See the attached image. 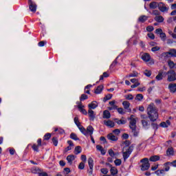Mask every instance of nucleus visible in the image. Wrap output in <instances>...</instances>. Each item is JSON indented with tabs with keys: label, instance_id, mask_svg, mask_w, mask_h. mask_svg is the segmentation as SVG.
Wrapping results in <instances>:
<instances>
[{
	"label": "nucleus",
	"instance_id": "4d7b16f0",
	"mask_svg": "<svg viewBox=\"0 0 176 176\" xmlns=\"http://www.w3.org/2000/svg\"><path fill=\"white\" fill-rule=\"evenodd\" d=\"M79 170H83L85 168V162H80L78 165Z\"/></svg>",
	"mask_w": 176,
	"mask_h": 176
},
{
	"label": "nucleus",
	"instance_id": "bb28decb",
	"mask_svg": "<svg viewBox=\"0 0 176 176\" xmlns=\"http://www.w3.org/2000/svg\"><path fill=\"white\" fill-rule=\"evenodd\" d=\"M110 173L111 175H116L118 174V168L115 166H111L110 168Z\"/></svg>",
	"mask_w": 176,
	"mask_h": 176
},
{
	"label": "nucleus",
	"instance_id": "774afa93",
	"mask_svg": "<svg viewBox=\"0 0 176 176\" xmlns=\"http://www.w3.org/2000/svg\"><path fill=\"white\" fill-rule=\"evenodd\" d=\"M147 36L150 39H155V34H153V33H148Z\"/></svg>",
	"mask_w": 176,
	"mask_h": 176
},
{
	"label": "nucleus",
	"instance_id": "58836bf2",
	"mask_svg": "<svg viewBox=\"0 0 176 176\" xmlns=\"http://www.w3.org/2000/svg\"><path fill=\"white\" fill-rule=\"evenodd\" d=\"M112 96L113 95L111 94H107L103 99L104 102L108 101V100H111V98H112Z\"/></svg>",
	"mask_w": 176,
	"mask_h": 176
},
{
	"label": "nucleus",
	"instance_id": "72a5a7b5",
	"mask_svg": "<svg viewBox=\"0 0 176 176\" xmlns=\"http://www.w3.org/2000/svg\"><path fill=\"white\" fill-rule=\"evenodd\" d=\"M70 138L74 140V141H79V138H78V135H76L75 133H72L70 134Z\"/></svg>",
	"mask_w": 176,
	"mask_h": 176
},
{
	"label": "nucleus",
	"instance_id": "de8ad7c7",
	"mask_svg": "<svg viewBox=\"0 0 176 176\" xmlns=\"http://www.w3.org/2000/svg\"><path fill=\"white\" fill-rule=\"evenodd\" d=\"M144 75H146V76H148V78H149V76L152 75V72H151V70L146 69L144 71Z\"/></svg>",
	"mask_w": 176,
	"mask_h": 176
},
{
	"label": "nucleus",
	"instance_id": "6ab92c4d",
	"mask_svg": "<svg viewBox=\"0 0 176 176\" xmlns=\"http://www.w3.org/2000/svg\"><path fill=\"white\" fill-rule=\"evenodd\" d=\"M163 74L164 75H166V74L163 72V70H160L158 74L155 77V79L157 80H162L163 79Z\"/></svg>",
	"mask_w": 176,
	"mask_h": 176
},
{
	"label": "nucleus",
	"instance_id": "8fccbe9b",
	"mask_svg": "<svg viewBox=\"0 0 176 176\" xmlns=\"http://www.w3.org/2000/svg\"><path fill=\"white\" fill-rule=\"evenodd\" d=\"M114 163H115L116 166H120V164H122V160H120V159H116V160L114 161Z\"/></svg>",
	"mask_w": 176,
	"mask_h": 176
},
{
	"label": "nucleus",
	"instance_id": "6e6552de",
	"mask_svg": "<svg viewBox=\"0 0 176 176\" xmlns=\"http://www.w3.org/2000/svg\"><path fill=\"white\" fill-rule=\"evenodd\" d=\"M39 146H42V139L41 138L37 140V145L34 144L32 148L34 152H39Z\"/></svg>",
	"mask_w": 176,
	"mask_h": 176
},
{
	"label": "nucleus",
	"instance_id": "a18cd8bd",
	"mask_svg": "<svg viewBox=\"0 0 176 176\" xmlns=\"http://www.w3.org/2000/svg\"><path fill=\"white\" fill-rule=\"evenodd\" d=\"M51 137H52V134H50V133H47L44 135V140L45 141H47L50 140Z\"/></svg>",
	"mask_w": 176,
	"mask_h": 176
},
{
	"label": "nucleus",
	"instance_id": "f8f14e48",
	"mask_svg": "<svg viewBox=\"0 0 176 176\" xmlns=\"http://www.w3.org/2000/svg\"><path fill=\"white\" fill-rule=\"evenodd\" d=\"M164 54H165V56H166L169 54L170 56H171V57H176V50L170 49L169 52H164Z\"/></svg>",
	"mask_w": 176,
	"mask_h": 176
},
{
	"label": "nucleus",
	"instance_id": "aec40b11",
	"mask_svg": "<svg viewBox=\"0 0 176 176\" xmlns=\"http://www.w3.org/2000/svg\"><path fill=\"white\" fill-rule=\"evenodd\" d=\"M97 107H98V104L97 103L96 101H93L91 103H90L88 105V107L89 108V109H96Z\"/></svg>",
	"mask_w": 176,
	"mask_h": 176
},
{
	"label": "nucleus",
	"instance_id": "37998d69",
	"mask_svg": "<svg viewBox=\"0 0 176 176\" xmlns=\"http://www.w3.org/2000/svg\"><path fill=\"white\" fill-rule=\"evenodd\" d=\"M88 98L89 97L87 96V95L83 94L80 97V101H84V100H87Z\"/></svg>",
	"mask_w": 176,
	"mask_h": 176
},
{
	"label": "nucleus",
	"instance_id": "cd10ccee",
	"mask_svg": "<svg viewBox=\"0 0 176 176\" xmlns=\"http://www.w3.org/2000/svg\"><path fill=\"white\" fill-rule=\"evenodd\" d=\"M82 152V147L80 146H77L74 148L75 155H79Z\"/></svg>",
	"mask_w": 176,
	"mask_h": 176
},
{
	"label": "nucleus",
	"instance_id": "0eeeda50",
	"mask_svg": "<svg viewBox=\"0 0 176 176\" xmlns=\"http://www.w3.org/2000/svg\"><path fill=\"white\" fill-rule=\"evenodd\" d=\"M28 3L29 5L30 12L35 13V12H36V3L34 1H32V0H28Z\"/></svg>",
	"mask_w": 176,
	"mask_h": 176
},
{
	"label": "nucleus",
	"instance_id": "f704fd0d",
	"mask_svg": "<svg viewBox=\"0 0 176 176\" xmlns=\"http://www.w3.org/2000/svg\"><path fill=\"white\" fill-rule=\"evenodd\" d=\"M137 76H138V73L137 72H133V73L126 76V78H137Z\"/></svg>",
	"mask_w": 176,
	"mask_h": 176
},
{
	"label": "nucleus",
	"instance_id": "473e14b6",
	"mask_svg": "<svg viewBox=\"0 0 176 176\" xmlns=\"http://www.w3.org/2000/svg\"><path fill=\"white\" fill-rule=\"evenodd\" d=\"M155 21H157V23H163L164 21V18H163L162 16H157L155 17Z\"/></svg>",
	"mask_w": 176,
	"mask_h": 176
},
{
	"label": "nucleus",
	"instance_id": "0e129e2a",
	"mask_svg": "<svg viewBox=\"0 0 176 176\" xmlns=\"http://www.w3.org/2000/svg\"><path fill=\"white\" fill-rule=\"evenodd\" d=\"M160 127H168V125L166 123V122H162L160 124Z\"/></svg>",
	"mask_w": 176,
	"mask_h": 176
},
{
	"label": "nucleus",
	"instance_id": "9d476101",
	"mask_svg": "<svg viewBox=\"0 0 176 176\" xmlns=\"http://www.w3.org/2000/svg\"><path fill=\"white\" fill-rule=\"evenodd\" d=\"M158 9L160 12H162V13H164V12H168V8H166V5L162 2H160L158 4Z\"/></svg>",
	"mask_w": 176,
	"mask_h": 176
},
{
	"label": "nucleus",
	"instance_id": "e2e57ef3",
	"mask_svg": "<svg viewBox=\"0 0 176 176\" xmlns=\"http://www.w3.org/2000/svg\"><path fill=\"white\" fill-rule=\"evenodd\" d=\"M163 32V30L161 28H158L155 30V34L160 35Z\"/></svg>",
	"mask_w": 176,
	"mask_h": 176
},
{
	"label": "nucleus",
	"instance_id": "c756f323",
	"mask_svg": "<svg viewBox=\"0 0 176 176\" xmlns=\"http://www.w3.org/2000/svg\"><path fill=\"white\" fill-rule=\"evenodd\" d=\"M115 122L117 123V124H126L127 121L124 120H119L118 118L114 119Z\"/></svg>",
	"mask_w": 176,
	"mask_h": 176
},
{
	"label": "nucleus",
	"instance_id": "20e7f679",
	"mask_svg": "<svg viewBox=\"0 0 176 176\" xmlns=\"http://www.w3.org/2000/svg\"><path fill=\"white\" fill-rule=\"evenodd\" d=\"M165 75H168V82H174L176 80V72L174 69H170L168 72H164Z\"/></svg>",
	"mask_w": 176,
	"mask_h": 176
},
{
	"label": "nucleus",
	"instance_id": "864d4df0",
	"mask_svg": "<svg viewBox=\"0 0 176 176\" xmlns=\"http://www.w3.org/2000/svg\"><path fill=\"white\" fill-rule=\"evenodd\" d=\"M168 164H170V162H166L164 164V167H165V169L164 170L165 171H168L170 170V166H168Z\"/></svg>",
	"mask_w": 176,
	"mask_h": 176
},
{
	"label": "nucleus",
	"instance_id": "ea45409f",
	"mask_svg": "<svg viewBox=\"0 0 176 176\" xmlns=\"http://www.w3.org/2000/svg\"><path fill=\"white\" fill-rule=\"evenodd\" d=\"M52 143L54 144V146H57V145H58V139H57L56 137L52 138Z\"/></svg>",
	"mask_w": 176,
	"mask_h": 176
},
{
	"label": "nucleus",
	"instance_id": "6e6d98bb",
	"mask_svg": "<svg viewBox=\"0 0 176 176\" xmlns=\"http://www.w3.org/2000/svg\"><path fill=\"white\" fill-rule=\"evenodd\" d=\"M160 50V47L155 46L151 48V52H159Z\"/></svg>",
	"mask_w": 176,
	"mask_h": 176
},
{
	"label": "nucleus",
	"instance_id": "1a4fd4ad",
	"mask_svg": "<svg viewBox=\"0 0 176 176\" xmlns=\"http://www.w3.org/2000/svg\"><path fill=\"white\" fill-rule=\"evenodd\" d=\"M78 104V109L82 113L83 115H87V111L86 109H83L85 108V106L82 104V102H77Z\"/></svg>",
	"mask_w": 176,
	"mask_h": 176
},
{
	"label": "nucleus",
	"instance_id": "603ef678",
	"mask_svg": "<svg viewBox=\"0 0 176 176\" xmlns=\"http://www.w3.org/2000/svg\"><path fill=\"white\" fill-rule=\"evenodd\" d=\"M123 158L124 160L126 161V159H129V157H130V155L126 152H123Z\"/></svg>",
	"mask_w": 176,
	"mask_h": 176
},
{
	"label": "nucleus",
	"instance_id": "13d9d810",
	"mask_svg": "<svg viewBox=\"0 0 176 176\" xmlns=\"http://www.w3.org/2000/svg\"><path fill=\"white\" fill-rule=\"evenodd\" d=\"M153 14H154V16H160V11L157 10H154L153 11Z\"/></svg>",
	"mask_w": 176,
	"mask_h": 176
},
{
	"label": "nucleus",
	"instance_id": "f03ea898",
	"mask_svg": "<svg viewBox=\"0 0 176 176\" xmlns=\"http://www.w3.org/2000/svg\"><path fill=\"white\" fill-rule=\"evenodd\" d=\"M140 163H142V165L140 166L142 171H146L149 170V167H151L149 159L143 158L142 160H140Z\"/></svg>",
	"mask_w": 176,
	"mask_h": 176
},
{
	"label": "nucleus",
	"instance_id": "2f4dec72",
	"mask_svg": "<svg viewBox=\"0 0 176 176\" xmlns=\"http://www.w3.org/2000/svg\"><path fill=\"white\" fill-rule=\"evenodd\" d=\"M141 123L142 124V126L144 127V129H148V126H149V123L148 122V120H142Z\"/></svg>",
	"mask_w": 176,
	"mask_h": 176
},
{
	"label": "nucleus",
	"instance_id": "052dcab7",
	"mask_svg": "<svg viewBox=\"0 0 176 176\" xmlns=\"http://www.w3.org/2000/svg\"><path fill=\"white\" fill-rule=\"evenodd\" d=\"M125 97H126V100H133L134 99V96L131 94L126 95Z\"/></svg>",
	"mask_w": 176,
	"mask_h": 176
},
{
	"label": "nucleus",
	"instance_id": "c9c22d12",
	"mask_svg": "<svg viewBox=\"0 0 176 176\" xmlns=\"http://www.w3.org/2000/svg\"><path fill=\"white\" fill-rule=\"evenodd\" d=\"M74 123L76 124L77 127H80L82 124H80V122H79V118L75 117L74 118Z\"/></svg>",
	"mask_w": 176,
	"mask_h": 176
},
{
	"label": "nucleus",
	"instance_id": "dca6fc26",
	"mask_svg": "<svg viewBox=\"0 0 176 176\" xmlns=\"http://www.w3.org/2000/svg\"><path fill=\"white\" fill-rule=\"evenodd\" d=\"M168 65L170 69H174L176 71V63L174 61L169 60H168Z\"/></svg>",
	"mask_w": 176,
	"mask_h": 176
},
{
	"label": "nucleus",
	"instance_id": "680f3d73",
	"mask_svg": "<svg viewBox=\"0 0 176 176\" xmlns=\"http://www.w3.org/2000/svg\"><path fill=\"white\" fill-rule=\"evenodd\" d=\"M154 28L153 26H147L146 28V31H148V32H152V31H153Z\"/></svg>",
	"mask_w": 176,
	"mask_h": 176
},
{
	"label": "nucleus",
	"instance_id": "4468645a",
	"mask_svg": "<svg viewBox=\"0 0 176 176\" xmlns=\"http://www.w3.org/2000/svg\"><path fill=\"white\" fill-rule=\"evenodd\" d=\"M87 135H93V133L94 132V128L92 126L89 125L87 127Z\"/></svg>",
	"mask_w": 176,
	"mask_h": 176
},
{
	"label": "nucleus",
	"instance_id": "c85d7f7f",
	"mask_svg": "<svg viewBox=\"0 0 176 176\" xmlns=\"http://www.w3.org/2000/svg\"><path fill=\"white\" fill-rule=\"evenodd\" d=\"M149 160L150 162H157V160H160V157L159 155H153L150 157Z\"/></svg>",
	"mask_w": 176,
	"mask_h": 176
},
{
	"label": "nucleus",
	"instance_id": "412c9836",
	"mask_svg": "<svg viewBox=\"0 0 176 176\" xmlns=\"http://www.w3.org/2000/svg\"><path fill=\"white\" fill-rule=\"evenodd\" d=\"M149 8L150 9H157V8H159V3L157 2L153 1L150 3Z\"/></svg>",
	"mask_w": 176,
	"mask_h": 176
},
{
	"label": "nucleus",
	"instance_id": "09e8293b",
	"mask_svg": "<svg viewBox=\"0 0 176 176\" xmlns=\"http://www.w3.org/2000/svg\"><path fill=\"white\" fill-rule=\"evenodd\" d=\"M117 111H118V113H120V115H124V113H126V112H124L123 108H122V107L118 108Z\"/></svg>",
	"mask_w": 176,
	"mask_h": 176
},
{
	"label": "nucleus",
	"instance_id": "4be33fe9",
	"mask_svg": "<svg viewBox=\"0 0 176 176\" xmlns=\"http://www.w3.org/2000/svg\"><path fill=\"white\" fill-rule=\"evenodd\" d=\"M111 118V113L108 110L103 111V119H109Z\"/></svg>",
	"mask_w": 176,
	"mask_h": 176
},
{
	"label": "nucleus",
	"instance_id": "ddd939ff",
	"mask_svg": "<svg viewBox=\"0 0 176 176\" xmlns=\"http://www.w3.org/2000/svg\"><path fill=\"white\" fill-rule=\"evenodd\" d=\"M104 124H105V126H107V127H111L112 129V127H115V122H113V121L109 120L107 121H104Z\"/></svg>",
	"mask_w": 176,
	"mask_h": 176
},
{
	"label": "nucleus",
	"instance_id": "393cba45",
	"mask_svg": "<svg viewBox=\"0 0 176 176\" xmlns=\"http://www.w3.org/2000/svg\"><path fill=\"white\" fill-rule=\"evenodd\" d=\"M88 115L90 118V120H94V118H96V116H94V111L89 109L88 110Z\"/></svg>",
	"mask_w": 176,
	"mask_h": 176
},
{
	"label": "nucleus",
	"instance_id": "5701e85b",
	"mask_svg": "<svg viewBox=\"0 0 176 176\" xmlns=\"http://www.w3.org/2000/svg\"><path fill=\"white\" fill-rule=\"evenodd\" d=\"M104 89V85H99L97 87L96 90L94 91L95 94H100L102 91V89Z\"/></svg>",
	"mask_w": 176,
	"mask_h": 176
},
{
	"label": "nucleus",
	"instance_id": "c03bdc74",
	"mask_svg": "<svg viewBox=\"0 0 176 176\" xmlns=\"http://www.w3.org/2000/svg\"><path fill=\"white\" fill-rule=\"evenodd\" d=\"M164 169L162 170H157L155 173L156 174V175L157 176H160V174H164Z\"/></svg>",
	"mask_w": 176,
	"mask_h": 176
},
{
	"label": "nucleus",
	"instance_id": "338daca9",
	"mask_svg": "<svg viewBox=\"0 0 176 176\" xmlns=\"http://www.w3.org/2000/svg\"><path fill=\"white\" fill-rule=\"evenodd\" d=\"M113 133H114V134H116V135H119L120 134V130L116 129L113 131Z\"/></svg>",
	"mask_w": 176,
	"mask_h": 176
},
{
	"label": "nucleus",
	"instance_id": "4c0bfd02",
	"mask_svg": "<svg viewBox=\"0 0 176 176\" xmlns=\"http://www.w3.org/2000/svg\"><path fill=\"white\" fill-rule=\"evenodd\" d=\"M144 98V96L141 94H138L136 95V98L135 100H137L138 101H142Z\"/></svg>",
	"mask_w": 176,
	"mask_h": 176
},
{
	"label": "nucleus",
	"instance_id": "f3484780",
	"mask_svg": "<svg viewBox=\"0 0 176 176\" xmlns=\"http://www.w3.org/2000/svg\"><path fill=\"white\" fill-rule=\"evenodd\" d=\"M168 89H169L170 93H175V91H176V83L169 84Z\"/></svg>",
	"mask_w": 176,
	"mask_h": 176
},
{
	"label": "nucleus",
	"instance_id": "423d86ee",
	"mask_svg": "<svg viewBox=\"0 0 176 176\" xmlns=\"http://www.w3.org/2000/svg\"><path fill=\"white\" fill-rule=\"evenodd\" d=\"M88 164L89 169L87 170V173L89 174V175H93V168L94 167V160H93V158L89 157L88 159Z\"/></svg>",
	"mask_w": 176,
	"mask_h": 176
},
{
	"label": "nucleus",
	"instance_id": "49530a36",
	"mask_svg": "<svg viewBox=\"0 0 176 176\" xmlns=\"http://www.w3.org/2000/svg\"><path fill=\"white\" fill-rule=\"evenodd\" d=\"M100 171H101L102 174H104V175H107V174H108V168H101Z\"/></svg>",
	"mask_w": 176,
	"mask_h": 176
},
{
	"label": "nucleus",
	"instance_id": "a19ab883",
	"mask_svg": "<svg viewBox=\"0 0 176 176\" xmlns=\"http://www.w3.org/2000/svg\"><path fill=\"white\" fill-rule=\"evenodd\" d=\"M118 65V60L116 59L110 65V69H113Z\"/></svg>",
	"mask_w": 176,
	"mask_h": 176
},
{
	"label": "nucleus",
	"instance_id": "a211bd4d",
	"mask_svg": "<svg viewBox=\"0 0 176 176\" xmlns=\"http://www.w3.org/2000/svg\"><path fill=\"white\" fill-rule=\"evenodd\" d=\"M66 159L67 160V163H69V164H70V166H71L72 164V162H74V160H75V155H69Z\"/></svg>",
	"mask_w": 176,
	"mask_h": 176
},
{
	"label": "nucleus",
	"instance_id": "5fc2aeb1",
	"mask_svg": "<svg viewBox=\"0 0 176 176\" xmlns=\"http://www.w3.org/2000/svg\"><path fill=\"white\" fill-rule=\"evenodd\" d=\"M160 38H161L162 41H166V33L162 32V33L160 34Z\"/></svg>",
	"mask_w": 176,
	"mask_h": 176
},
{
	"label": "nucleus",
	"instance_id": "69168bd1",
	"mask_svg": "<svg viewBox=\"0 0 176 176\" xmlns=\"http://www.w3.org/2000/svg\"><path fill=\"white\" fill-rule=\"evenodd\" d=\"M45 45H46V41H42L38 43V46H40V47L45 46Z\"/></svg>",
	"mask_w": 176,
	"mask_h": 176
},
{
	"label": "nucleus",
	"instance_id": "79ce46f5",
	"mask_svg": "<svg viewBox=\"0 0 176 176\" xmlns=\"http://www.w3.org/2000/svg\"><path fill=\"white\" fill-rule=\"evenodd\" d=\"M109 156H111V157H115V156L116 155V153H115L113 150H112V148H111L109 150Z\"/></svg>",
	"mask_w": 176,
	"mask_h": 176
},
{
	"label": "nucleus",
	"instance_id": "2eb2a0df",
	"mask_svg": "<svg viewBox=\"0 0 176 176\" xmlns=\"http://www.w3.org/2000/svg\"><path fill=\"white\" fill-rule=\"evenodd\" d=\"M107 137L110 141H118V136H116L112 133H109Z\"/></svg>",
	"mask_w": 176,
	"mask_h": 176
},
{
	"label": "nucleus",
	"instance_id": "a878e982",
	"mask_svg": "<svg viewBox=\"0 0 176 176\" xmlns=\"http://www.w3.org/2000/svg\"><path fill=\"white\" fill-rule=\"evenodd\" d=\"M148 20V16L146 15H142L138 18L139 23H145Z\"/></svg>",
	"mask_w": 176,
	"mask_h": 176
},
{
	"label": "nucleus",
	"instance_id": "9b49d317",
	"mask_svg": "<svg viewBox=\"0 0 176 176\" xmlns=\"http://www.w3.org/2000/svg\"><path fill=\"white\" fill-rule=\"evenodd\" d=\"M122 105L124 109L126 110V112H131V109H130V102L125 100L122 102Z\"/></svg>",
	"mask_w": 176,
	"mask_h": 176
},
{
	"label": "nucleus",
	"instance_id": "bf43d9fd",
	"mask_svg": "<svg viewBox=\"0 0 176 176\" xmlns=\"http://www.w3.org/2000/svg\"><path fill=\"white\" fill-rule=\"evenodd\" d=\"M63 172L65 173V175H67L69 174V173H71V169H69V168H65L63 169Z\"/></svg>",
	"mask_w": 176,
	"mask_h": 176
},
{
	"label": "nucleus",
	"instance_id": "f257e3e1",
	"mask_svg": "<svg viewBox=\"0 0 176 176\" xmlns=\"http://www.w3.org/2000/svg\"><path fill=\"white\" fill-rule=\"evenodd\" d=\"M146 113L150 122H156L159 119V109L155 103H150L146 108Z\"/></svg>",
	"mask_w": 176,
	"mask_h": 176
},
{
	"label": "nucleus",
	"instance_id": "7c9ffc66",
	"mask_svg": "<svg viewBox=\"0 0 176 176\" xmlns=\"http://www.w3.org/2000/svg\"><path fill=\"white\" fill-rule=\"evenodd\" d=\"M80 131L84 134V135H86V137H87V131H86V129L85 127H83V126H80L78 127Z\"/></svg>",
	"mask_w": 176,
	"mask_h": 176
},
{
	"label": "nucleus",
	"instance_id": "3c124183",
	"mask_svg": "<svg viewBox=\"0 0 176 176\" xmlns=\"http://www.w3.org/2000/svg\"><path fill=\"white\" fill-rule=\"evenodd\" d=\"M151 126H152L153 129H154V130H155V131H156V130H157V129H159V125L156 123H154V122H153L151 123Z\"/></svg>",
	"mask_w": 176,
	"mask_h": 176
},
{
	"label": "nucleus",
	"instance_id": "7ed1b4c3",
	"mask_svg": "<svg viewBox=\"0 0 176 176\" xmlns=\"http://www.w3.org/2000/svg\"><path fill=\"white\" fill-rule=\"evenodd\" d=\"M129 127L131 130H132L134 137H138V131H137V120H130Z\"/></svg>",
	"mask_w": 176,
	"mask_h": 176
},
{
	"label": "nucleus",
	"instance_id": "e433bc0d",
	"mask_svg": "<svg viewBox=\"0 0 176 176\" xmlns=\"http://www.w3.org/2000/svg\"><path fill=\"white\" fill-rule=\"evenodd\" d=\"M133 149H134V146L131 145L129 146L127 150L125 151L126 153H128V155H131V152H133Z\"/></svg>",
	"mask_w": 176,
	"mask_h": 176
},
{
	"label": "nucleus",
	"instance_id": "39448f33",
	"mask_svg": "<svg viewBox=\"0 0 176 176\" xmlns=\"http://www.w3.org/2000/svg\"><path fill=\"white\" fill-rule=\"evenodd\" d=\"M141 58L144 61V63L150 62V64H155V60L151 58V54L148 53H144L142 55Z\"/></svg>",
	"mask_w": 176,
	"mask_h": 176
},
{
	"label": "nucleus",
	"instance_id": "b1692460",
	"mask_svg": "<svg viewBox=\"0 0 176 176\" xmlns=\"http://www.w3.org/2000/svg\"><path fill=\"white\" fill-rule=\"evenodd\" d=\"M166 155L168 156H174V148H168V149L166 150Z\"/></svg>",
	"mask_w": 176,
	"mask_h": 176
}]
</instances>
